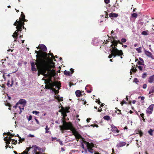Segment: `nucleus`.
Instances as JSON below:
<instances>
[{
    "label": "nucleus",
    "instance_id": "obj_29",
    "mask_svg": "<svg viewBox=\"0 0 154 154\" xmlns=\"http://www.w3.org/2000/svg\"><path fill=\"white\" fill-rule=\"evenodd\" d=\"M134 66L135 65L132 66V68L131 70L134 72H136L137 71V69Z\"/></svg>",
    "mask_w": 154,
    "mask_h": 154
},
{
    "label": "nucleus",
    "instance_id": "obj_19",
    "mask_svg": "<svg viewBox=\"0 0 154 154\" xmlns=\"http://www.w3.org/2000/svg\"><path fill=\"white\" fill-rule=\"evenodd\" d=\"M118 16V14L115 13H111L109 14L110 17H117Z\"/></svg>",
    "mask_w": 154,
    "mask_h": 154
},
{
    "label": "nucleus",
    "instance_id": "obj_62",
    "mask_svg": "<svg viewBox=\"0 0 154 154\" xmlns=\"http://www.w3.org/2000/svg\"><path fill=\"white\" fill-rule=\"evenodd\" d=\"M139 59L140 61L144 63L143 60L142 58L141 57H139Z\"/></svg>",
    "mask_w": 154,
    "mask_h": 154
},
{
    "label": "nucleus",
    "instance_id": "obj_64",
    "mask_svg": "<svg viewBox=\"0 0 154 154\" xmlns=\"http://www.w3.org/2000/svg\"><path fill=\"white\" fill-rule=\"evenodd\" d=\"M96 103H97L99 105L100 104V103H101L100 100H96Z\"/></svg>",
    "mask_w": 154,
    "mask_h": 154
},
{
    "label": "nucleus",
    "instance_id": "obj_12",
    "mask_svg": "<svg viewBox=\"0 0 154 154\" xmlns=\"http://www.w3.org/2000/svg\"><path fill=\"white\" fill-rule=\"evenodd\" d=\"M111 130L113 133H118L120 132V131L113 124L111 125Z\"/></svg>",
    "mask_w": 154,
    "mask_h": 154
},
{
    "label": "nucleus",
    "instance_id": "obj_31",
    "mask_svg": "<svg viewBox=\"0 0 154 154\" xmlns=\"http://www.w3.org/2000/svg\"><path fill=\"white\" fill-rule=\"evenodd\" d=\"M25 139L24 138H21V137H19V144H20V143H22L23 141H25Z\"/></svg>",
    "mask_w": 154,
    "mask_h": 154
},
{
    "label": "nucleus",
    "instance_id": "obj_26",
    "mask_svg": "<svg viewBox=\"0 0 154 154\" xmlns=\"http://www.w3.org/2000/svg\"><path fill=\"white\" fill-rule=\"evenodd\" d=\"M104 120L109 121L110 119V117L108 116H104L103 117Z\"/></svg>",
    "mask_w": 154,
    "mask_h": 154
},
{
    "label": "nucleus",
    "instance_id": "obj_18",
    "mask_svg": "<svg viewBox=\"0 0 154 154\" xmlns=\"http://www.w3.org/2000/svg\"><path fill=\"white\" fill-rule=\"evenodd\" d=\"M4 103L5 106H9V107L8 108L9 110H11V107L12 106L10 103H8V101L6 100L4 101Z\"/></svg>",
    "mask_w": 154,
    "mask_h": 154
},
{
    "label": "nucleus",
    "instance_id": "obj_28",
    "mask_svg": "<svg viewBox=\"0 0 154 154\" xmlns=\"http://www.w3.org/2000/svg\"><path fill=\"white\" fill-rule=\"evenodd\" d=\"M154 130H152L151 129H150L148 131V133L151 136H152L153 134L152 132Z\"/></svg>",
    "mask_w": 154,
    "mask_h": 154
},
{
    "label": "nucleus",
    "instance_id": "obj_3",
    "mask_svg": "<svg viewBox=\"0 0 154 154\" xmlns=\"http://www.w3.org/2000/svg\"><path fill=\"white\" fill-rule=\"evenodd\" d=\"M35 53L37 54L36 55L37 59L35 60L36 65L37 67L38 66H41L43 64L46 65L45 58L47 57V53L46 52H42L40 50L38 51L35 50Z\"/></svg>",
    "mask_w": 154,
    "mask_h": 154
},
{
    "label": "nucleus",
    "instance_id": "obj_57",
    "mask_svg": "<svg viewBox=\"0 0 154 154\" xmlns=\"http://www.w3.org/2000/svg\"><path fill=\"white\" fill-rule=\"evenodd\" d=\"M55 98L56 99H57V100L59 99V98H60L59 96H54Z\"/></svg>",
    "mask_w": 154,
    "mask_h": 154
},
{
    "label": "nucleus",
    "instance_id": "obj_20",
    "mask_svg": "<svg viewBox=\"0 0 154 154\" xmlns=\"http://www.w3.org/2000/svg\"><path fill=\"white\" fill-rule=\"evenodd\" d=\"M126 145V143L125 142H122L117 144V147H120L125 146Z\"/></svg>",
    "mask_w": 154,
    "mask_h": 154
},
{
    "label": "nucleus",
    "instance_id": "obj_40",
    "mask_svg": "<svg viewBox=\"0 0 154 154\" xmlns=\"http://www.w3.org/2000/svg\"><path fill=\"white\" fill-rule=\"evenodd\" d=\"M142 34L144 35H147V33L146 31H143L141 33Z\"/></svg>",
    "mask_w": 154,
    "mask_h": 154
},
{
    "label": "nucleus",
    "instance_id": "obj_27",
    "mask_svg": "<svg viewBox=\"0 0 154 154\" xmlns=\"http://www.w3.org/2000/svg\"><path fill=\"white\" fill-rule=\"evenodd\" d=\"M64 74L65 75H69L70 73L69 72L67 71L66 70H65L64 72Z\"/></svg>",
    "mask_w": 154,
    "mask_h": 154
},
{
    "label": "nucleus",
    "instance_id": "obj_52",
    "mask_svg": "<svg viewBox=\"0 0 154 154\" xmlns=\"http://www.w3.org/2000/svg\"><path fill=\"white\" fill-rule=\"evenodd\" d=\"M134 82L135 83H137L139 82V81L137 78H135L134 79Z\"/></svg>",
    "mask_w": 154,
    "mask_h": 154
},
{
    "label": "nucleus",
    "instance_id": "obj_32",
    "mask_svg": "<svg viewBox=\"0 0 154 154\" xmlns=\"http://www.w3.org/2000/svg\"><path fill=\"white\" fill-rule=\"evenodd\" d=\"M48 71L51 72L54 76L56 74L55 70L54 69H51V71Z\"/></svg>",
    "mask_w": 154,
    "mask_h": 154
},
{
    "label": "nucleus",
    "instance_id": "obj_54",
    "mask_svg": "<svg viewBox=\"0 0 154 154\" xmlns=\"http://www.w3.org/2000/svg\"><path fill=\"white\" fill-rule=\"evenodd\" d=\"M10 85H11V83H10V81L8 80V83H7V85L9 87H10Z\"/></svg>",
    "mask_w": 154,
    "mask_h": 154
},
{
    "label": "nucleus",
    "instance_id": "obj_58",
    "mask_svg": "<svg viewBox=\"0 0 154 154\" xmlns=\"http://www.w3.org/2000/svg\"><path fill=\"white\" fill-rule=\"evenodd\" d=\"M35 120L37 124H39V122L38 120L37 119H36V118H35Z\"/></svg>",
    "mask_w": 154,
    "mask_h": 154
},
{
    "label": "nucleus",
    "instance_id": "obj_11",
    "mask_svg": "<svg viewBox=\"0 0 154 154\" xmlns=\"http://www.w3.org/2000/svg\"><path fill=\"white\" fill-rule=\"evenodd\" d=\"M154 107V104H151L150 105L146 110V113L149 114H151L153 111Z\"/></svg>",
    "mask_w": 154,
    "mask_h": 154
},
{
    "label": "nucleus",
    "instance_id": "obj_4",
    "mask_svg": "<svg viewBox=\"0 0 154 154\" xmlns=\"http://www.w3.org/2000/svg\"><path fill=\"white\" fill-rule=\"evenodd\" d=\"M109 37L111 38H112L113 40V41L111 40V43L112 44L110 45L111 48L110 51H112L122 56H123V53L122 51L121 50H118L117 48L118 44L116 43V40H115L114 37L113 36Z\"/></svg>",
    "mask_w": 154,
    "mask_h": 154
},
{
    "label": "nucleus",
    "instance_id": "obj_5",
    "mask_svg": "<svg viewBox=\"0 0 154 154\" xmlns=\"http://www.w3.org/2000/svg\"><path fill=\"white\" fill-rule=\"evenodd\" d=\"M63 125H60L59 127L62 133H64V131L66 130H68L72 127V123L70 122H67L65 120H62Z\"/></svg>",
    "mask_w": 154,
    "mask_h": 154
},
{
    "label": "nucleus",
    "instance_id": "obj_35",
    "mask_svg": "<svg viewBox=\"0 0 154 154\" xmlns=\"http://www.w3.org/2000/svg\"><path fill=\"white\" fill-rule=\"evenodd\" d=\"M45 129L46 130L45 132L46 133H48L49 132L48 130H49V128L48 127V126L47 125L46 126V128H45Z\"/></svg>",
    "mask_w": 154,
    "mask_h": 154
},
{
    "label": "nucleus",
    "instance_id": "obj_48",
    "mask_svg": "<svg viewBox=\"0 0 154 154\" xmlns=\"http://www.w3.org/2000/svg\"><path fill=\"white\" fill-rule=\"evenodd\" d=\"M116 43H117V44H118V43L120 44L121 45H123V43H122L119 40L118 41L116 40Z\"/></svg>",
    "mask_w": 154,
    "mask_h": 154
},
{
    "label": "nucleus",
    "instance_id": "obj_37",
    "mask_svg": "<svg viewBox=\"0 0 154 154\" xmlns=\"http://www.w3.org/2000/svg\"><path fill=\"white\" fill-rule=\"evenodd\" d=\"M126 39L125 38H122L121 39V42H122V43H125L126 42Z\"/></svg>",
    "mask_w": 154,
    "mask_h": 154
},
{
    "label": "nucleus",
    "instance_id": "obj_34",
    "mask_svg": "<svg viewBox=\"0 0 154 154\" xmlns=\"http://www.w3.org/2000/svg\"><path fill=\"white\" fill-rule=\"evenodd\" d=\"M131 16L132 17L137 18V14L136 13H134L131 14Z\"/></svg>",
    "mask_w": 154,
    "mask_h": 154
},
{
    "label": "nucleus",
    "instance_id": "obj_63",
    "mask_svg": "<svg viewBox=\"0 0 154 154\" xmlns=\"http://www.w3.org/2000/svg\"><path fill=\"white\" fill-rule=\"evenodd\" d=\"M32 116H29V118L28 119V120L29 121H30V120H31L32 119Z\"/></svg>",
    "mask_w": 154,
    "mask_h": 154
},
{
    "label": "nucleus",
    "instance_id": "obj_8",
    "mask_svg": "<svg viewBox=\"0 0 154 154\" xmlns=\"http://www.w3.org/2000/svg\"><path fill=\"white\" fill-rule=\"evenodd\" d=\"M83 141V143L87 145L88 151L91 153H93L94 152V150L92 149V148L94 147V144L92 143H90L84 140Z\"/></svg>",
    "mask_w": 154,
    "mask_h": 154
},
{
    "label": "nucleus",
    "instance_id": "obj_43",
    "mask_svg": "<svg viewBox=\"0 0 154 154\" xmlns=\"http://www.w3.org/2000/svg\"><path fill=\"white\" fill-rule=\"evenodd\" d=\"M32 112L33 114H35L36 115H37L39 113V112L36 111H33Z\"/></svg>",
    "mask_w": 154,
    "mask_h": 154
},
{
    "label": "nucleus",
    "instance_id": "obj_45",
    "mask_svg": "<svg viewBox=\"0 0 154 154\" xmlns=\"http://www.w3.org/2000/svg\"><path fill=\"white\" fill-rule=\"evenodd\" d=\"M138 99L140 98L141 100H143L145 99V97H143V96H142V97L139 96L138 97Z\"/></svg>",
    "mask_w": 154,
    "mask_h": 154
},
{
    "label": "nucleus",
    "instance_id": "obj_38",
    "mask_svg": "<svg viewBox=\"0 0 154 154\" xmlns=\"http://www.w3.org/2000/svg\"><path fill=\"white\" fill-rule=\"evenodd\" d=\"M120 104L122 106L124 104H127V102L125 100H123L121 102Z\"/></svg>",
    "mask_w": 154,
    "mask_h": 154
},
{
    "label": "nucleus",
    "instance_id": "obj_59",
    "mask_svg": "<svg viewBox=\"0 0 154 154\" xmlns=\"http://www.w3.org/2000/svg\"><path fill=\"white\" fill-rule=\"evenodd\" d=\"M70 70L71 71V74H72L74 72V69L72 68H71L70 69Z\"/></svg>",
    "mask_w": 154,
    "mask_h": 154
},
{
    "label": "nucleus",
    "instance_id": "obj_44",
    "mask_svg": "<svg viewBox=\"0 0 154 154\" xmlns=\"http://www.w3.org/2000/svg\"><path fill=\"white\" fill-rule=\"evenodd\" d=\"M32 70L33 72H34L36 71V69L35 67L32 68Z\"/></svg>",
    "mask_w": 154,
    "mask_h": 154
},
{
    "label": "nucleus",
    "instance_id": "obj_15",
    "mask_svg": "<svg viewBox=\"0 0 154 154\" xmlns=\"http://www.w3.org/2000/svg\"><path fill=\"white\" fill-rule=\"evenodd\" d=\"M19 31H18L17 29V30L15 31L13 33V35H12V37L14 38H16V39H17L18 38V32ZM20 32H21V31H19Z\"/></svg>",
    "mask_w": 154,
    "mask_h": 154
},
{
    "label": "nucleus",
    "instance_id": "obj_1",
    "mask_svg": "<svg viewBox=\"0 0 154 154\" xmlns=\"http://www.w3.org/2000/svg\"><path fill=\"white\" fill-rule=\"evenodd\" d=\"M49 58V57L47 56V58H45V60L46 61V65L43 64L42 66H38L37 67V69H38V75H39L40 74H41L45 76H47L48 75V73H46L47 71H50L52 68H54L55 67L54 65V63L52 62L51 64L49 63L48 61L47 60V59Z\"/></svg>",
    "mask_w": 154,
    "mask_h": 154
},
{
    "label": "nucleus",
    "instance_id": "obj_47",
    "mask_svg": "<svg viewBox=\"0 0 154 154\" xmlns=\"http://www.w3.org/2000/svg\"><path fill=\"white\" fill-rule=\"evenodd\" d=\"M146 76V73H144L142 75V77L143 78H145Z\"/></svg>",
    "mask_w": 154,
    "mask_h": 154
},
{
    "label": "nucleus",
    "instance_id": "obj_21",
    "mask_svg": "<svg viewBox=\"0 0 154 154\" xmlns=\"http://www.w3.org/2000/svg\"><path fill=\"white\" fill-rule=\"evenodd\" d=\"M74 135L75 136L76 139H79L80 138H82V139H83L81 135L79 134L78 132L75 135Z\"/></svg>",
    "mask_w": 154,
    "mask_h": 154
},
{
    "label": "nucleus",
    "instance_id": "obj_50",
    "mask_svg": "<svg viewBox=\"0 0 154 154\" xmlns=\"http://www.w3.org/2000/svg\"><path fill=\"white\" fill-rule=\"evenodd\" d=\"M19 154H20V153H19ZM21 154H28V152L26 151H24L23 152L21 153Z\"/></svg>",
    "mask_w": 154,
    "mask_h": 154
},
{
    "label": "nucleus",
    "instance_id": "obj_6",
    "mask_svg": "<svg viewBox=\"0 0 154 154\" xmlns=\"http://www.w3.org/2000/svg\"><path fill=\"white\" fill-rule=\"evenodd\" d=\"M27 21V20H26L25 19V20L23 19L22 20H17L14 23V25L16 26V28L17 29L18 31H21L22 27L23 29H26L24 25V22H26Z\"/></svg>",
    "mask_w": 154,
    "mask_h": 154
},
{
    "label": "nucleus",
    "instance_id": "obj_41",
    "mask_svg": "<svg viewBox=\"0 0 154 154\" xmlns=\"http://www.w3.org/2000/svg\"><path fill=\"white\" fill-rule=\"evenodd\" d=\"M143 62L140 61H138L137 62V63L139 65H144Z\"/></svg>",
    "mask_w": 154,
    "mask_h": 154
},
{
    "label": "nucleus",
    "instance_id": "obj_10",
    "mask_svg": "<svg viewBox=\"0 0 154 154\" xmlns=\"http://www.w3.org/2000/svg\"><path fill=\"white\" fill-rule=\"evenodd\" d=\"M60 104L61 105V104ZM61 109L59 110V112H61V114L63 116L62 120H65V118L67 116L66 113H68V112H66L65 110V108L62 106H61Z\"/></svg>",
    "mask_w": 154,
    "mask_h": 154
},
{
    "label": "nucleus",
    "instance_id": "obj_61",
    "mask_svg": "<svg viewBox=\"0 0 154 154\" xmlns=\"http://www.w3.org/2000/svg\"><path fill=\"white\" fill-rule=\"evenodd\" d=\"M13 80H12V79H11V85H10V87H11L12 85H13Z\"/></svg>",
    "mask_w": 154,
    "mask_h": 154
},
{
    "label": "nucleus",
    "instance_id": "obj_51",
    "mask_svg": "<svg viewBox=\"0 0 154 154\" xmlns=\"http://www.w3.org/2000/svg\"><path fill=\"white\" fill-rule=\"evenodd\" d=\"M48 54V55H51V56L52 58H54V56L53 53H49V54Z\"/></svg>",
    "mask_w": 154,
    "mask_h": 154
},
{
    "label": "nucleus",
    "instance_id": "obj_33",
    "mask_svg": "<svg viewBox=\"0 0 154 154\" xmlns=\"http://www.w3.org/2000/svg\"><path fill=\"white\" fill-rule=\"evenodd\" d=\"M138 132L139 134H140V137H141L143 134V133L142 132V131L141 130H139Z\"/></svg>",
    "mask_w": 154,
    "mask_h": 154
},
{
    "label": "nucleus",
    "instance_id": "obj_25",
    "mask_svg": "<svg viewBox=\"0 0 154 154\" xmlns=\"http://www.w3.org/2000/svg\"><path fill=\"white\" fill-rule=\"evenodd\" d=\"M115 109H116V110L115 111L116 112V113L118 114L119 115L120 114H122L121 110L118 109V108L117 107H116Z\"/></svg>",
    "mask_w": 154,
    "mask_h": 154
},
{
    "label": "nucleus",
    "instance_id": "obj_53",
    "mask_svg": "<svg viewBox=\"0 0 154 154\" xmlns=\"http://www.w3.org/2000/svg\"><path fill=\"white\" fill-rule=\"evenodd\" d=\"M147 87V85L146 84H144L143 85V88L144 89H145Z\"/></svg>",
    "mask_w": 154,
    "mask_h": 154
},
{
    "label": "nucleus",
    "instance_id": "obj_9",
    "mask_svg": "<svg viewBox=\"0 0 154 154\" xmlns=\"http://www.w3.org/2000/svg\"><path fill=\"white\" fill-rule=\"evenodd\" d=\"M111 51V54H110L108 57L109 58H112L113 57H116L117 56H120L121 59H122L123 58L122 56L119 54L117 53H116L113 51Z\"/></svg>",
    "mask_w": 154,
    "mask_h": 154
},
{
    "label": "nucleus",
    "instance_id": "obj_42",
    "mask_svg": "<svg viewBox=\"0 0 154 154\" xmlns=\"http://www.w3.org/2000/svg\"><path fill=\"white\" fill-rule=\"evenodd\" d=\"M108 36V37H109L108 35H107ZM109 38H110V39H109L108 40H106V41H107V42L106 43H105L106 44H107V42H111V40H112V38H109V37H108Z\"/></svg>",
    "mask_w": 154,
    "mask_h": 154
},
{
    "label": "nucleus",
    "instance_id": "obj_14",
    "mask_svg": "<svg viewBox=\"0 0 154 154\" xmlns=\"http://www.w3.org/2000/svg\"><path fill=\"white\" fill-rule=\"evenodd\" d=\"M69 130H70L72 131V135H75V134L78 132L72 125V127H71L70 128V129Z\"/></svg>",
    "mask_w": 154,
    "mask_h": 154
},
{
    "label": "nucleus",
    "instance_id": "obj_30",
    "mask_svg": "<svg viewBox=\"0 0 154 154\" xmlns=\"http://www.w3.org/2000/svg\"><path fill=\"white\" fill-rule=\"evenodd\" d=\"M142 49V48L141 47H140L139 48H136V50L137 51V52L139 53H140L142 52L141 51Z\"/></svg>",
    "mask_w": 154,
    "mask_h": 154
},
{
    "label": "nucleus",
    "instance_id": "obj_49",
    "mask_svg": "<svg viewBox=\"0 0 154 154\" xmlns=\"http://www.w3.org/2000/svg\"><path fill=\"white\" fill-rule=\"evenodd\" d=\"M138 68L139 70L140 71H142L143 69L142 67L140 66H138Z\"/></svg>",
    "mask_w": 154,
    "mask_h": 154
},
{
    "label": "nucleus",
    "instance_id": "obj_2",
    "mask_svg": "<svg viewBox=\"0 0 154 154\" xmlns=\"http://www.w3.org/2000/svg\"><path fill=\"white\" fill-rule=\"evenodd\" d=\"M45 83L46 84L45 88L46 89L51 90L54 92L55 95L58 94L59 92V91L56 90L54 87L55 86L56 88H58V90L60 89L61 85L60 82H53L51 79H48L45 80Z\"/></svg>",
    "mask_w": 154,
    "mask_h": 154
},
{
    "label": "nucleus",
    "instance_id": "obj_36",
    "mask_svg": "<svg viewBox=\"0 0 154 154\" xmlns=\"http://www.w3.org/2000/svg\"><path fill=\"white\" fill-rule=\"evenodd\" d=\"M114 7H116V9H118L119 8V4L118 3L115 4L114 5Z\"/></svg>",
    "mask_w": 154,
    "mask_h": 154
},
{
    "label": "nucleus",
    "instance_id": "obj_39",
    "mask_svg": "<svg viewBox=\"0 0 154 154\" xmlns=\"http://www.w3.org/2000/svg\"><path fill=\"white\" fill-rule=\"evenodd\" d=\"M36 62L35 63V64L34 62H32V63H31L32 68L35 67V65H36Z\"/></svg>",
    "mask_w": 154,
    "mask_h": 154
},
{
    "label": "nucleus",
    "instance_id": "obj_46",
    "mask_svg": "<svg viewBox=\"0 0 154 154\" xmlns=\"http://www.w3.org/2000/svg\"><path fill=\"white\" fill-rule=\"evenodd\" d=\"M11 133L10 132H7V133H5H5L4 134H4H5V135H7L8 136H9V135L10 136V135H11Z\"/></svg>",
    "mask_w": 154,
    "mask_h": 154
},
{
    "label": "nucleus",
    "instance_id": "obj_56",
    "mask_svg": "<svg viewBox=\"0 0 154 154\" xmlns=\"http://www.w3.org/2000/svg\"><path fill=\"white\" fill-rule=\"evenodd\" d=\"M30 149H31L30 147H27L26 149V151L27 152H28L30 150Z\"/></svg>",
    "mask_w": 154,
    "mask_h": 154
},
{
    "label": "nucleus",
    "instance_id": "obj_55",
    "mask_svg": "<svg viewBox=\"0 0 154 154\" xmlns=\"http://www.w3.org/2000/svg\"><path fill=\"white\" fill-rule=\"evenodd\" d=\"M110 0H104V2L106 4H108Z\"/></svg>",
    "mask_w": 154,
    "mask_h": 154
},
{
    "label": "nucleus",
    "instance_id": "obj_7",
    "mask_svg": "<svg viewBox=\"0 0 154 154\" xmlns=\"http://www.w3.org/2000/svg\"><path fill=\"white\" fill-rule=\"evenodd\" d=\"M26 103V101L25 100L23 99H21L16 103V105L13 106V108H15V109L18 108L20 110V112H19V113L20 114L22 112L21 110L24 109V106H23L22 108H21V106H20L19 105H21L23 104H24V105H25Z\"/></svg>",
    "mask_w": 154,
    "mask_h": 154
},
{
    "label": "nucleus",
    "instance_id": "obj_16",
    "mask_svg": "<svg viewBox=\"0 0 154 154\" xmlns=\"http://www.w3.org/2000/svg\"><path fill=\"white\" fill-rule=\"evenodd\" d=\"M75 93L76 96L78 97H80L82 95L81 91L79 90L76 91Z\"/></svg>",
    "mask_w": 154,
    "mask_h": 154
},
{
    "label": "nucleus",
    "instance_id": "obj_23",
    "mask_svg": "<svg viewBox=\"0 0 154 154\" xmlns=\"http://www.w3.org/2000/svg\"><path fill=\"white\" fill-rule=\"evenodd\" d=\"M12 140V139H11V137H8V139H4V140L7 142V144H10V142Z\"/></svg>",
    "mask_w": 154,
    "mask_h": 154
},
{
    "label": "nucleus",
    "instance_id": "obj_60",
    "mask_svg": "<svg viewBox=\"0 0 154 154\" xmlns=\"http://www.w3.org/2000/svg\"><path fill=\"white\" fill-rule=\"evenodd\" d=\"M69 87H71V86H72V85H74L72 83H71V82H69Z\"/></svg>",
    "mask_w": 154,
    "mask_h": 154
},
{
    "label": "nucleus",
    "instance_id": "obj_24",
    "mask_svg": "<svg viewBox=\"0 0 154 154\" xmlns=\"http://www.w3.org/2000/svg\"><path fill=\"white\" fill-rule=\"evenodd\" d=\"M21 18H19V20H22L23 19L25 20V17L24 14H23V12H21Z\"/></svg>",
    "mask_w": 154,
    "mask_h": 154
},
{
    "label": "nucleus",
    "instance_id": "obj_13",
    "mask_svg": "<svg viewBox=\"0 0 154 154\" xmlns=\"http://www.w3.org/2000/svg\"><path fill=\"white\" fill-rule=\"evenodd\" d=\"M40 49L41 51L45 52L47 50V48L46 46L43 44H41L40 45Z\"/></svg>",
    "mask_w": 154,
    "mask_h": 154
},
{
    "label": "nucleus",
    "instance_id": "obj_17",
    "mask_svg": "<svg viewBox=\"0 0 154 154\" xmlns=\"http://www.w3.org/2000/svg\"><path fill=\"white\" fill-rule=\"evenodd\" d=\"M154 81V75L150 76L149 78L148 81L150 83H152Z\"/></svg>",
    "mask_w": 154,
    "mask_h": 154
},
{
    "label": "nucleus",
    "instance_id": "obj_22",
    "mask_svg": "<svg viewBox=\"0 0 154 154\" xmlns=\"http://www.w3.org/2000/svg\"><path fill=\"white\" fill-rule=\"evenodd\" d=\"M154 92V86H152L151 87L149 93V94H153V93Z\"/></svg>",
    "mask_w": 154,
    "mask_h": 154
}]
</instances>
